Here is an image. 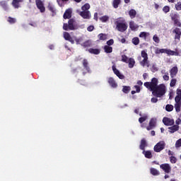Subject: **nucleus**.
Wrapping results in <instances>:
<instances>
[{
  "mask_svg": "<svg viewBox=\"0 0 181 181\" xmlns=\"http://www.w3.org/2000/svg\"><path fill=\"white\" fill-rule=\"evenodd\" d=\"M158 84H159V80L157 78H153L150 82H145L144 86L152 92L153 97L162 98L166 94V86L164 83Z\"/></svg>",
  "mask_w": 181,
  "mask_h": 181,
  "instance_id": "f257e3e1",
  "label": "nucleus"
},
{
  "mask_svg": "<svg viewBox=\"0 0 181 181\" xmlns=\"http://www.w3.org/2000/svg\"><path fill=\"white\" fill-rule=\"evenodd\" d=\"M141 56L137 57V60L140 62L141 66H142V67H145V66H146V67H149V60H148V53H146V51L142 50L141 52ZM141 57H143L142 61H141L142 59Z\"/></svg>",
  "mask_w": 181,
  "mask_h": 181,
  "instance_id": "f03ea898",
  "label": "nucleus"
},
{
  "mask_svg": "<svg viewBox=\"0 0 181 181\" xmlns=\"http://www.w3.org/2000/svg\"><path fill=\"white\" fill-rule=\"evenodd\" d=\"M115 25H116V29L118 32L124 33L128 29V24H127V22H125V20L124 19L116 21Z\"/></svg>",
  "mask_w": 181,
  "mask_h": 181,
  "instance_id": "7ed1b4c3",
  "label": "nucleus"
},
{
  "mask_svg": "<svg viewBox=\"0 0 181 181\" xmlns=\"http://www.w3.org/2000/svg\"><path fill=\"white\" fill-rule=\"evenodd\" d=\"M64 30H76L77 29V25H76V20L74 18H71L69 20L68 23H64L63 24Z\"/></svg>",
  "mask_w": 181,
  "mask_h": 181,
  "instance_id": "20e7f679",
  "label": "nucleus"
},
{
  "mask_svg": "<svg viewBox=\"0 0 181 181\" xmlns=\"http://www.w3.org/2000/svg\"><path fill=\"white\" fill-rule=\"evenodd\" d=\"M165 146H166L165 141H160L154 146L153 151L154 152L159 153L165 149Z\"/></svg>",
  "mask_w": 181,
  "mask_h": 181,
  "instance_id": "39448f33",
  "label": "nucleus"
},
{
  "mask_svg": "<svg viewBox=\"0 0 181 181\" xmlns=\"http://www.w3.org/2000/svg\"><path fill=\"white\" fill-rule=\"evenodd\" d=\"M173 35H174L175 40H178L180 42L181 37V29L176 27L175 29L173 30Z\"/></svg>",
  "mask_w": 181,
  "mask_h": 181,
  "instance_id": "423d86ee",
  "label": "nucleus"
},
{
  "mask_svg": "<svg viewBox=\"0 0 181 181\" xmlns=\"http://www.w3.org/2000/svg\"><path fill=\"white\" fill-rule=\"evenodd\" d=\"M35 5L37 9H39L42 13H43V12H45L46 8L45 7V4H43V1H42V0H35Z\"/></svg>",
  "mask_w": 181,
  "mask_h": 181,
  "instance_id": "0eeeda50",
  "label": "nucleus"
},
{
  "mask_svg": "<svg viewBox=\"0 0 181 181\" xmlns=\"http://www.w3.org/2000/svg\"><path fill=\"white\" fill-rule=\"evenodd\" d=\"M163 122L166 127H172V125H175V119L166 117L163 118Z\"/></svg>",
  "mask_w": 181,
  "mask_h": 181,
  "instance_id": "6e6552de",
  "label": "nucleus"
},
{
  "mask_svg": "<svg viewBox=\"0 0 181 181\" xmlns=\"http://www.w3.org/2000/svg\"><path fill=\"white\" fill-rule=\"evenodd\" d=\"M156 127V119H151L148 126L146 127L147 131H151V129H153Z\"/></svg>",
  "mask_w": 181,
  "mask_h": 181,
  "instance_id": "1a4fd4ad",
  "label": "nucleus"
},
{
  "mask_svg": "<svg viewBox=\"0 0 181 181\" xmlns=\"http://www.w3.org/2000/svg\"><path fill=\"white\" fill-rule=\"evenodd\" d=\"M171 19L174 22V25H175L176 26H179V28H180L181 23L180 21H179V15L173 14L171 16Z\"/></svg>",
  "mask_w": 181,
  "mask_h": 181,
  "instance_id": "9d476101",
  "label": "nucleus"
},
{
  "mask_svg": "<svg viewBox=\"0 0 181 181\" xmlns=\"http://www.w3.org/2000/svg\"><path fill=\"white\" fill-rule=\"evenodd\" d=\"M160 169L164 170L165 173H170V171L172 170V168H170V165L168 163L161 164L160 165Z\"/></svg>",
  "mask_w": 181,
  "mask_h": 181,
  "instance_id": "9b49d317",
  "label": "nucleus"
},
{
  "mask_svg": "<svg viewBox=\"0 0 181 181\" xmlns=\"http://www.w3.org/2000/svg\"><path fill=\"white\" fill-rule=\"evenodd\" d=\"M112 71L114 72V74L117 76L119 77V78L120 80H124V78H125V76L122 75L119 71L118 69H117V68L115 66V65H113L112 66Z\"/></svg>",
  "mask_w": 181,
  "mask_h": 181,
  "instance_id": "f8f14e48",
  "label": "nucleus"
},
{
  "mask_svg": "<svg viewBox=\"0 0 181 181\" xmlns=\"http://www.w3.org/2000/svg\"><path fill=\"white\" fill-rule=\"evenodd\" d=\"M80 16L83 18V19H90L91 18V13H90V11H81L79 13Z\"/></svg>",
  "mask_w": 181,
  "mask_h": 181,
  "instance_id": "ddd939ff",
  "label": "nucleus"
},
{
  "mask_svg": "<svg viewBox=\"0 0 181 181\" xmlns=\"http://www.w3.org/2000/svg\"><path fill=\"white\" fill-rule=\"evenodd\" d=\"M179 71V69H177V66L173 67L170 71V78H174L177 75V73Z\"/></svg>",
  "mask_w": 181,
  "mask_h": 181,
  "instance_id": "4468645a",
  "label": "nucleus"
},
{
  "mask_svg": "<svg viewBox=\"0 0 181 181\" xmlns=\"http://www.w3.org/2000/svg\"><path fill=\"white\" fill-rule=\"evenodd\" d=\"M129 28L131 30L135 32V30H138L139 28V25L135 23V21H130L129 23Z\"/></svg>",
  "mask_w": 181,
  "mask_h": 181,
  "instance_id": "2eb2a0df",
  "label": "nucleus"
},
{
  "mask_svg": "<svg viewBox=\"0 0 181 181\" xmlns=\"http://www.w3.org/2000/svg\"><path fill=\"white\" fill-rule=\"evenodd\" d=\"M170 134H175L177 131H179V125L173 124L172 127H168Z\"/></svg>",
  "mask_w": 181,
  "mask_h": 181,
  "instance_id": "dca6fc26",
  "label": "nucleus"
},
{
  "mask_svg": "<svg viewBox=\"0 0 181 181\" xmlns=\"http://www.w3.org/2000/svg\"><path fill=\"white\" fill-rule=\"evenodd\" d=\"M63 18L64 19H70V18H71V9H66L64 13Z\"/></svg>",
  "mask_w": 181,
  "mask_h": 181,
  "instance_id": "f3484780",
  "label": "nucleus"
},
{
  "mask_svg": "<svg viewBox=\"0 0 181 181\" xmlns=\"http://www.w3.org/2000/svg\"><path fill=\"white\" fill-rule=\"evenodd\" d=\"M108 83L110 84V86H111V87H112V88H117V87H118V85L117 84L115 80H114L113 78L110 77L108 78Z\"/></svg>",
  "mask_w": 181,
  "mask_h": 181,
  "instance_id": "a211bd4d",
  "label": "nucleus"
},
{
  "mask_svg": "<svg viewBox=\"0 0 181 181\" xmlns=\"http://www.w3.org/2000/svg\"><path fill=\"white\" fill-rule=\"evenodd\" d=\"M21 2H23V0H13L11 5H13V8L16 9L19 8Z\"/></svg>",
  "mask_w": 181,
  "mask_h": 181,
  "instance_id": "6ab92c4d",
  "label": "nucleus"
},
{
  "mask_svg": "<svg viewBox=\"0 0 181 181\" xmlns=\"http://www.w3.org/2000/svg\"><path fill=\"white\" fill-rule=\"evenodd\" d=\"M148 146V144H146V140L145 139H143L141 140L139 148L141 151H145V148Z\"/></svg>",
  "mask_w": 181,
  "mask_h": 181,
  "instance_id": "aec40b11",
  "label": "nucleus"
},
{
  "mask_svg": "<svg viewBox=\"0 0 181 181\" xmlns=\"http://www.w3.org/2000/svg\"><path fill=\"white\" fill-rule=\"evenodd\" d=\"M129 16L131 18V19H134V18L136 17V11L135 9H130L129 11Z\"/></svg>",
  "mask_w": 181,
  "mask_h": 181,
  "instance_id": "412c9836",
  "label": "nucleus"
},
{
  "mask_svg": "<svg viewBox=\"0 0 181 181\" xmlns=\"http://www.w3.org/2000/svg\"><path fill=\"white\" fill-rule=\"evenodd\" d=\"M143 155H144L145 158L147 159H151L152 158V153L151 151H143Z\"/></svg>",
  "mask_w": 181,
  "mask_h": 181,
  "instance_id": "4be33fe9",
  "label": "nucleus"
},
{
  "mask_svg": "<svg viewBox=\"0 0 181 181\" xmlns=\"http://www.w3.org/2000/svg\"><path fill=\"white\" fill-rule=\"evenodd\" d=\"M92 42H91V40H86V41H85L83 43H82L81 44V46L83 47H91V46H92Z\"/></svg>",
  "mask_w": 181,
  "mask_h": 181,
  "instance_id": "5701e85b",
  "label": "nucleus"
},
{
  "mask_svg": "<svg viewBox=\"0 0 181 181\" xmlns=\"http://www.w3.org/2000/svg\"><path fill=\"white\" fill-rule=\"evenodd\" d=\"M89 53L91 54H100V51L98 49L90 48L88 49Z\"/></svg>",
  "mask_w": 181,
  "mask_h": 181,
  "instance_id": "b1692460",
  "label": "nucleus"
},
{
  "mask_svg": "<svg viewBox=\"0 0 181 181\" xmlns=\"http://www.w3.org/2000/svg\"><path fill=\"white\" fill-rule=\"evenodd\" d=\"M151 35L149 33L141 32L139 35V37L143 38L144 40H146V37Z\"/></svg>",
  "mask_w": 181,
  "mask_h": 181,
  "instance_id": "393cba45",
  "label": "nucleus"
},
{
  "mask_svg": "<svg viewBox=\"0 0 181 181\" xmlns=\"http://www.w3.org/2000/svg\"><path fill=\"white\" fill-rule=\"evenodd\" d=\"M0 6L5 11H8V2L6 1H0Z\"/></svg>",
  "mask_w": 181,
  "mask_h": 181,
  "instance_id": "a878e982",
  "label": "nucleus"
},
{
  "mask_svg": "<svg viewBox=\"0 0 181 181\" xmlns=\"http://www.w3.org/2000/svg\"><path fill=\"white\" fill-rule=\"evenodd\" d=\"M82 64L84 69H86L88 71H90V66H88V61H87L86 59H84L83 60Z\"/></svg>",
  "mask_w": 181,
  "mask_h": 181,
  "instance_id": "bb28decb",
  "label": "nucleus"
},
{
  "mask_svg": "<svg viewBox=\"0 0 181 181\" xmlns=\"http://www.w3.org/2000/svg\"><path fill=\"white\" fill-rule=\"evenodd\" d=\"M150 172L153 176H159V175H160V173H159V171L156 168H151Z\"/></svg>",
  "mask_w": 181,
  "mask_h": 181,
  "instance_id": "cd10ccee",
  "label": "nucleus"
},
{
  "mask_svg": "<svg viewBox=\"0 0 181 181\" xmlns=\"http://www.w3.org/2000/svg\"><path fill=\"white\" fill-rule=\"evenodd\" d=\"M103 49L105 53H112V47L105 45Z\"/></svg>",
  "mask_w": 181,
  "mask_h": 181,
  "instance_id": "c85d7f7f",
  "label": "nucleus"
},
{
  "mask_svg": "<svg viewBox=\"0 0 181 181\" xmlns=\"http://www.w3.org/2000/svg\"><path fill=\"white\" fill-rule=\"evenodd\" d=\"M135 66V59L134 58L129 59V69H132Z\"/></svg>",
  "mask_w": 181,
  "mask_h": 181,
  "instance_id": "c756f323",
  "label": "nucleus"
},
{
  "mask_svg": "<svg viewBox=\"0 0 181 181\" xmlns=\"http://www.w3.org/2000/svg\"><path fill=\"white\" fill-rule=\"evenodd\" d=\"M132 42L134 46H138L139 45V38L138 37H134L132 40Z\"/></svg>",
  "mask_w": 181,
  "mask_h": 181,
  "instance_id": "7c9ffc66",
  "label": "nucleus"
},
{
  "mask_svg": "<svg viewBox=\"0 0 181 181\" xmlns=\"http://www.w3.org/2000/svg\"><path fill=\"white\" fill-rule=\"evenodd\" d=\"M120 4H121V0H113V2H112L113 8L117 9V8H118Z\"/></svg>",
  "mask_w": 181,
  "mask_h": 181,
  "instance_id": "2f4dec72",
  "label": "nucleus"
},
{
  "mask_svg": "<svg viewBox=\"0 0 181 181\" xmlns=\"http://www.w3.org/2000/svg\"><path fill=\"white\" fill-rule=\"evenodd\" d=\"M99 40H107V34L100 33L98 35Z\"/></svg>",
  "mask_w": 181,
  "mask_h": 181,
  "instance_id": "473e14b6",
  "label": "nucleus"
},
{
  "mask_svg": "<svg viewBox=\"0 0 181 181\" xmlns=\"http://www.w3.org/2000/svg\"><path fill=\"white\" fill-rule=\"evenodd\" d=\"M122 91L124 93V94H128V93L131 91V86H124Z\"/></svg>",
  "mask_w": 181,
  "mask_h": 181,
  "instance_id": "72a5a7b5",
  "label": "nucleus"
},
{
  "mask_svg": "<svg viewBox=\"0 0 181 181\" xmlns=\"http://www.w3.org/2000/svg\"><path fill=\"white\" fill-rule=\"evenodd\" d=\"M99 19L103 23H105V22H108V21H110V17L108 16H103L100 17Z\"/></svg>",
  "mask_w": 181,
  "mask_h": 181,
  "instance_id": "f704fd0d",
  "label": "nucleus"
},
{
  "mask_svg": "<svg viewBox=\"0 0 181 181\" xmlns=\"http://www.w3.org/2000/svg\"><path fill=\"white\" fill-rule=\"evenodd\" d=\"M166 50H167V49H159V48H157L155 50V53H156V54H160V53H166Z\"/></svg>",
  "mask_w": 181,
  "mask_h": 181,
  "instance_id": "c9c22d12",
  "label": "nucleus"
},
{
  "mask_svg": "<svg viewBox=\"0 0 181 181\" xmlns=\"http://www.w3.org/2000/svg\"><path fill=\"white\" fill-rule=\"evenodd\" d=\"M165 110L168 111V112H170L173 111V105H166Z\"/></svg>",
  "mask_w": 181,
  "mask_h": 181,
  "instance_id": "e433bc0d",
  "label": "nucleus"
},
{
  "mask_svg": "<svg viewBox=\"0 0 181 181\" xmlns=\"http://www.w3.org/2000/svg\"><path fill=\"white\" fill-rule=\"evenodd\" d=\"M81 9L83 10V11H88V9H90V4H85L83 6H82Z\"/></svg>",
  "mask_w": 181,
  "mask_h": 181,
  "instance_id": "4c0bfd02",
  "label": "nucleus"
},
{
  "mask_svg": "<svg viewBox=\"0 0 181 181\" xmlns=\"http://www.w3.org/2000/svg\"><path fill=\"white\" fill-rule=\"evenodd\" d=\"M7 21L8 22V23H11V25H13V23H16V19L12 17H8Z\"/></svg>",
  "mask_w": 181,
  "mask_h": 181,
  "instance_id": "58836bf2",
  "label": "nucleus"
},
{
  "mask_svg": "<svg viewBox=\"0 0 181 181\" xmlns=\"http://www.w3.org/2000/svg\"><path fill=\"white\" fill-rule=\"evenodd\" d=\"M176 83H177V79L173 78V79L170 81V86L175 87V86H176Z\"/></svg>",
  "mask_w": 181,
  "mask_h": 181,
  "instance_id": "ea45409f",
  "label": "nucleus"
},
{
  "mask_svg": "<svg viewBox=\"0 0 181 181\" xmlns=\"http://www.w3.org/2000/svg\"><path fill=\"white\" fill-rule=\"evenodd\" d=\"M180 107H181V103L175 104V108L176 112H180Z\"/></svg>",
  "mask_w": 181,
  "mask_h": 181,
  "instance_id": "a19ab883",
  "label": "nucleus"
},
{
  "mask_svg": "<svg viewBox=\"0 0 181 181\" xmlns=\"http://www.w3.org/2000/svg\"><path fill=\"white\" fill-rule=\"evenodd\" d=\"M64 37L65 40H69L71 37V35H70V33H69L67 32H64Z\"/></svg>",
  "mask_w": 181,
  "mask_h": 181,
  "instance_id": "79ce46f5",
  "label": "nucleus"
},
{
  "mask_svg": "<svg viewBox=\"0 0 181 181\" xmlns=\"http://www.w3.org/2000/svg\"><path fill=\"white\" fill-rule=\"evenodd\" d=\"M146 119H148V116L141 117L139 118V122L140 124H142L143 122H145V121H146Z\"/></svg>",
  "mask_w": 181,
  "mask_h": 181,
  "instance_id": "37998d69",
  "label": "nucleus"
},
{
  "mask_svg": "<svg viewBox=\"0 0 181 181\" xmlns=\"http://www.w3.org/2000/svg\"><path fill=\"white\" fill-rule=\"evenodd\" d=\"M163 11L164 13H168V12L170 11V7H169V6H165L163 8Z\"/></svg>",
  "mask_w": 181,
  "mask_h": 181,
  "instance_id": "c03bdc74",
  "label": "nucleus"
},
{
  "mask_svg": "<svg viewBox=\"0 0 181 181\" xmlns=\"http://www.w3.org/2000/svg\"><path fill=\"white\" fill-rule=\"evenodd\" d=\"M153 42H155L156 43H159V42H160V39L159 38V37H158L157 35H154L153 37Z\"/></svg>",
  "mask_w": 181,
  "mask_h": 181,
  "instance_id": "a18cd8bd",
  "label": "nucleus"
},
{
  "mask_svg": "<svg viewBox=\"0 0 181 181\" xmlns=\"http://www.w3.org/2000/svg\"><path fill=\"white\" fill-rule=\"evenodd\" d=\"M165 54L168 56H175V51H172L171 49H167Z\"/></svg>",
  "mask_w": 181,
  "mask_h": 181,
  "instance_id": "49530a36",
  "label": "nucleus"
},
{
  "mask_svg": "<svg viewBox=\"0 0 181 181\" xmlns=\"http://www.w3.org/2000/svg\"><path fill=\"white\" fill-rule=\"evenodd\" d=\"M175 104H181V96H175Z\"/></svg>",
  "mask_w": 181,
  "mask_h": 181,
  "instance_id": "de8ad7c7",
  "label": "nucleus"
},
{
  "mask_svg": "<svg viewBox=\"0 0 181 181\" xmlns=\"http://www.w3.org/2000/svg\"><path fill=\"white\" fill-rule=\"evenodd\" d=\"M122 62L124 63H128V57L125 54L122 55Z\"/></svg>",
  "mask_w": 181,
  "mask_h": 181,
  "instance_id": "09e8293b",
  "label": "nucleus"
},
{
  "mask_svg": "<svg viewBox=\"0 0 181 181\" xmlns=\"http://www.w3.org/2000/svg\"><path fill=\"white\" fill-rule=\"evenodd\" d=\"M170 161L171 162V163H176V162H177V159L175 156H171L170 158Z\"/></svg>",
  "mask_w": 181,
  "mask_h": 181,
  "instance_id": "8fccbe9b",
  "label": "nucleus"
},
{
  "mask_svg": "<svg viewBox=\"0 0 181 181\" xmlns=\"http://www.w3.org/2000/svg\"><path fill=\"white\" fill-rule=\"evenodd\" d=\"M180 146H181V139H178L175 142V148H180Z\"/></svg>",
  "mask_w": 181,
  "mask_h": 181,
  "instance_id": "3c124183",
  "label": "nucleus"
},
{
  "mask_svg": "<svg viewBox=\"0 0 181 181\" xmlns=\"http://www.w3.org/2000/svg\"><path fill=\"white\" fill-rule=\"evenodd\" d=\"M106 44L107 45V46H112V45H114V40H109L108 41H107Z\"/></svg>",
  "mask_w": 181,
  "mask_h": 181,
  "instance_id": "603ef678",
  "label": "nucleus"
},
{
  "mask_svg": "<svg viewBox=\"0 0 181 181\" xmlns=\"http://www.w3.org/2000/svg\"><path fill=\"white\" fill-rule=\"evenodd\" d=\"M175 8L176 11H181V3L178 2L177 4H175Z\"/></svg>",
  "mask_w": 181,
  "mask_h": 181,
  "instance_id": "864d4df0",
  "label": "nucleus"
},
{
  "mask_svg": "<svg viewBox=\"0 0 181 181\" xmlns=\"http://www.w3.org/2000/svg\"><path fill=\"white\" fill-rule=\"evenodd\" d=\"M163 78L165 81H169V74L166 73V74L163 76Z\"/></svg>",
  "mask_w": 181,
  "mask_h": 181,
  "instance_id": "5fc2aeb1",
  "label": "nucleus"
},
{
  "mask_svg": "<svg viewBox=\"0 0 181 181\" xmlns=\"http://www.w3.org/2000/svg\"><path fill=\"white\" fill-rule=\"evenodd\" d=\"M88 32H93L94 30V25H90L87 28Z\"/></svg>",
  "mask_w": 181,
  "mask_h": 181,
  "instance_id": "6e6d98bb",
  "label": "nucleus"
},
{
  "mask_svg": "<svg viewBox=\"0 0 181 181\" xmlns=\"http://www.w3.org/2000/svg\"><path fill=\"white\" fill-rule=\"evenodd\" d=\"M134 88H136V93H141V87H139V86H134Z\"/></svg>",
  "mask_w": 181,
  "mask_h": 181,
  "instance_id": "4d7b16f0",
  "label": "nucleus"
},
{
  "mask_svg": "<svg viewBox=\"0 0 181 181\" xmlns=\"http://www.w3.org/2000/svg\"><path fill=\"white\" fill-rule=\"evenodd\" d=\"M75 41L76 42V45H80V42H83V38H81H81H76Z\"/></svg>",
  "mask_w": 181,
  "mask_h": 181,
  "instance_id": "13d9d810",
  "label": "nucleus"
},
{
  "mask_svg": "<svg viewBox=\"0 0 181 181\" xmlns=\"http://www.w3.org/2000/svg\"><path fill=\"white\" fill-rule=\"evenodd\" d=\"M151 71H152L153 73H155V71H158V67H156L155 65H153V66H152Z\"/></svg>",
  "mask_w": 181,
  "mask_h": 181,
  "instance_id": "bf43d9fd",
  "label": "nucleus"
},
{
  "mask_svg": "<svg viewBox=\"0 0 181 181\" xmlns=\"http://www.w3.org/2000/svg\"><path fill=\"white\" fill-rule=\"evenodd\" d=\"M151 103H158V98L155 97V98H152L151 100Z\"/></svg>",
  "mask_w": 181,
  "mask_h": 181,
  "instance_id": "052dcab7",
  "label": "nucleus"
},
{
  "mask_svg": "<svg viewBox=\"0 0 181 181\" xmlns=\"http://www.w3.org/2000/svg\"><path fill=\"white\" fill-rule=\"evenodd\" d=\"M93 19H95V21H96V22L98 21V13H94Z\"/></svg>",
  "mask_w": 181,
  "mask_h": 181,
  "instance_id": "680f3d73",
  "label": "nucleus"
},
{
  "mask_svg": "<svg viewBox=\"0 0 181 181\" xmlns=\"http://www.w3.org/2000/svg\"><path fill=\"white\" fill-rule=\"evenodd\" d=\"M177 96L181 97V89H179V88L177 89Z\"/></svg>",
  "mask_w": 181,
  "mask_h": 181,
  "instance_id": "e2e57ef3",
  "label": "nucleus"
},
{
  "mask_svg": "<svg viewBox=\"0 0 181 181\" xmlns=\"http://www.w3.org/2000/svg\"><path fill=\"white\" fill-rule=\"evenodd\" d=\"M175 124H176L175 125H180V124H181L180 118H178V119H176Z\"/></svg>",
  "mask_w": 181,
  "mask_h": 181,
  "instance_id": "0e129e2a",
  "label": "nucleus"
},
{
  "mask_svg": "<svg viewBox=\"0 0 181 181\" xmlns=\"http://www.w3.org/2000/svg\"><path fill=\"white\" fill-rule=\"evenodd\" d=\"M48 8L51 12H54V8H53V6H49Z\"/></svg>",
  "mask_w": 181,
  "mask_h": 181,
  "instance_id": "69168bd1",
  "label": "nucleus"
},
{
  "mask_svg": "<svg viewBox=\"0 0 181 181\" xmlns=\"http://www.w3.org/2000/svg\"><path fill=\"white\" fill-rule=\"evenodd\" d=\"M69 42H71L72 45H74V40H73V37H70L69 40H68Z\"/></svg>",
  "mask_w": 181,
  "mask_h": 181,
  "instance_id": "338daca9",
  "label": "nucleus"
},
{
  "mask_svg": "<svg viewBox=\"0 0 181 181\" xmlns=\"http://www.w3.org/2000/svg\"><path fill=\"white\" fill-rule=\"evenodd\" d=\"M147 78H148V74H147L146 73H144V74H143V78H144V80H146Z\"/></svg>",
  "mask_w": 181,
  "mask_h": 181,
  "instance_id": "774afa93",
  "label": "nucleus"
}]
</instances>
